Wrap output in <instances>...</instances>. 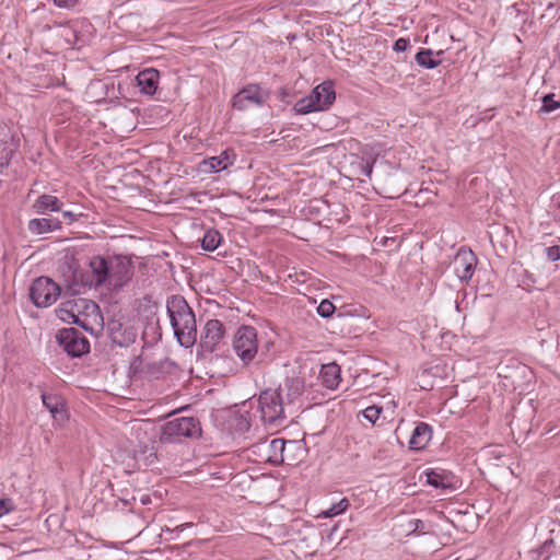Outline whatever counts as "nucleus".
<instances>
[{
  "label": "nucleus",
  "mask_w": 560,
  "mask_h": 560,
  "mask_svg": "<svg viewBox=\"0 0 560 560\" xmlns=\"http://www.w3.org/2000/svg\"><path fill=\"white\" fill-rule=\"evenodd\" d=\"M133 276V266L126 256H93L89 261L86 284L120 290Z\"/></svg>",
  "instance_id": "obj_1"
},
{
  "label": "nucleus",
  "mask_w": 560,
  "mask_h": 560,
  "mask_svg": "<svg viewBox=\"0 0 560 560\" xmlns=\"http://www.w3.org/2000/svg\"><path fill=\"white\" fill-rule=\"evenodd\" d=\"M167 315L174 336L180 346L189 348L197 341V324L192 308L182 295H171L166 301Z\"/></svg>",
  "instance_id": "obj_2"
},
{
  "label": "nucleus",
  "mask_w": 560,
  "mask_h": 560,
  "mask_svg": "<svg viewBox=\"0 0 560 560\" xmlns=\"http://www.w3.org/2000/svg\"><path fill=\"white\" fill-rule=\"evenodd\" d=\"M98 305L84 298H75L65 301L58 308V316L61 320L75 324L86 331H92V320L100 316Z\"/></svg>",
  "instance_id": "obj_3"
},
{
  "label": "nucleus",
  "mask_w": 560,
  "mask_h": 560,
  "mask_svg": "<svg viewBox=\"0 0 560 560\" xmlns=\"http://www.w3.org/2000/svg\"><path fill=\"white\" fill-rule=\"evenodd\" d=\"M336 100V92L330 81L317 85L308 96L299 100L294 105L298 114H307L328 109Z\"/></svg>",
  "instance_id": "obj_4"
},
{
  "label": "nucleus",
  "mask_w": 560,
  "mask_h": 560,
  "mask_svg": "<svg viewBox=\"0 0 560 560\" xmlns=\"http://www.w3.org/2000/svg\"><path fill=\"white\" fill-rule=\"evenodd\" d=\"M259 410L261 420L272 428H278L283 424L284 415V400H282V393L277 389L262 390L258 398Z\"/></svg>",
  "instance_id": "obj_5"
},
{
  "label": "nucleus",
  "mask_w": 560,
  "mask_h": 560,
  "mask_svg": "<svg viewBox=\"0 0 560 560\" xmlns=\"http://www.w3.org/2000/svg\"><path fill=\"white\" fill-rule=\"evenodd\" d=\"M233 349L244 364L250 363L258 354L256 329L250 326L240 327L234 337Z\"/></svg>",
  "instance_id": "obj_6"
},
{
  "label": "nucleus",
  "mask_w": 560,
  "mask_h": 560,
  "mask_svg": "<svg viewBox=\"0 0 560 560\" xmlns=\"http://www.w3.org/2000/svg\"><path fill=\"white\" fill-rule=\"evenodd\" d=\"M60 295L59 285L47 277L35 279L30 288V298L38 307L54 304Z\"/></svg>",
  "instance_id": "obj_7"
},
{
  "label": "nucleus",
  "mask_w": 560,
  "mask_h": 560,
  "mask_svg": "<svg viewBox=\"0 0 560 560\" xmlns=\"http://www.w3.org/2000/svg\"><path fill=\"white\" fill-rule=\"evenodd\" d=\"M201 433L199 422L191 417H183L168 421L163 428L165 440H179L182 438H197Z\"/></svg>",
  "instance_id": "obj_8"
},
{
  "label": "nucleus",
  "mask_w": 560,
  "mask_h": 560,
  "mask_svg": "<svg viewBox=\"0 0 560 560\" xmlns=\"http://www.w3.org/2000/svg\"><path fill=\"white\" fill-rule=\"evenodd\" d=\"M57 339L63 350L72 357H81L90 350L89 340L75 328L59 330Z\"/></svg>",
  "instance_id": "obj_9"
},
{
  "label": "nucleus",
  "mask_w": 560,
  "mask_h": 560,
  "mask_svg": "<svg viewBox=\"0 0 560 560\" xmlns=\"http://www.w3.org/2000/svg\"><path fill=\"white\" fill-rule=\"evenodd\" d=\"M477 257L470 249L462 247L453 258L451 267L460 282H468L476 268Z\"/></svg>",
  "instance_id": "obj_10"
},
{
  "label": "nucleus",
  "mask_w": 560,
  "mask_h": 560,
  "mask_svg": "<svg viewBox=\"0 0 560 560\" xmlns=\"http://www.w3.org/2000/svg\"><path fill=\"white\" fill-rule=\"evenodd\" d=\"M285 441L282 439H272L270 441H260L253 445V453H257L261 460L273 464L285 460Z\"/></svg>",
  "instance_id": "obj_11"
},
{
  "label": "nucleus",
  "mask_w": 560,
  "mask_h": 560,
  "mask_svg": "<svg viewBox=\"0 0 560 560\" xmlns=\"http://www.w3.org/2000/svg\"><path fill=\"white\" fill-rule=\"evenodd\" d=\"M266 98L267 94L258 85L249 84L235 94L233 107L238 110L259 107L265 103Z\"/></svg>",
  "instance_id": "obj_12"
},
{
  "label": "nucleus",
  "mask_w": 560,
  "mask_h": 560,
  "mask_svg": "<svg viewBox=\"0 0 560 560\" xmlns=\"http://www.w3.org/2000/svg\"><path fill=\"white\" fill-rule=\"evenodd\" d=\"M225 329L219 319H209L201 332L200 343L206 350L212 351L223 339Z\"/></svg>",
  "instance_id": "obj_13"
},
{
  "label": "nucleus",
  "mask_w": 560,
  "mask_h": 560,
  "mask_svg": "<svg viewBox=\"0 0 560 560\" xmlns=\"http://www.w3.org/2000/svg\"><path fill=\"white\" fill-rule=\"evenodd\" d=\"M42 401L55 421L62 423L68 419L66 402L61 396L44 393L42 394Z\"/></svg>",
  "instance_id": "obj_14"
},
{
  "label": "nucleus",
  "mask_w": 560,
  "mask_h": 560,
  "mask_svg": "<svg viewBox=\"0 0 560 560\" xmlns=\"http://www.w3.org/2000/svg\"><path fill=\"white\" fill-rule=\"evenodd\" d=\"M305 384L301 377L285 380L283 386H280L278 393H282V400L285 406L294 404L304 393Z\"/></svg>",
  "instance_id": "obj_15"
},
{
  "label": "nucleus",
  "mask_w": 560,
  "mask_h": 560,
  "mask_svg": "<svg viewBox=\"0 0 560 560\" xmlns=\"http://www.w3.org/2000/svg\"><path fill=\"white\" fill-rule=\"evenodd\" d=\"M232 164L233 160L229 155L228 151H223L217 156H211L201 161L199 164V170L202 173L210 174L226 170Z\"/></svg>",
  "instance_id": "obj_16"
},
{
  "label": "nucleus",
  "mask_w": 560,
  "mask_h": 560,
  "mask_svg": "<svg viewBox=\"0 0 560 560\" xmlns=\"http://www.w3.org/2000/svg\"><path fill=\"white\" fill-rule=\"evenodd\" d=\"M432 438V428L425 422H419L412 431L409 447L413 451L423 450Z\"/></svg>",
  "instance_id": "obj_17"
},
{
  "label": "nucleus",
  "mask_w": 560,
  "mask_h": 560,
  "mask_svg": "<svg viewBox=\"0 0 560 560\" xmlns=\"http://www.w3.org/2000/svg\"><path fill=\"white\" fill-rule=\"evenodd\" d=\"M159 71L155 69H145L136 77L140 91L147 95H153L159 84Z\"/></svg>",
  "instance_id": "obj_18"
},
{
  "label": "nucleus",
  "mask_w": 560,
  "mask_h": 560,
  "mask_svg": "<svg viewBox=\"0 0 560 560\" xmlns=\"http://www.w3.org/2000/svg\"><path fill=\"white\" fill-rule=\"evenodd\" d=\"M33 209L38 214H45L47 212H59L62 208V202L52 195L44 194L40 195L33 203Z\"/></svg>",
  "instance_id": "obj_19"
},
{
  "label": "nucleus",
  "mask_w": 560,
  "mask_h": 560,
  "mask_svg": "<svg viewBox=\"0 0 560 560\" xmlns=\"http://www.w3.org/2000/svg\"><path fill=\"white\" fill-rule=\"evenodd\" d=\"M61 221L55 218H39L28 221L27 229L33 234H44L61 229Z\"/></svg>",
  "instance_id": "obj_20"
},
{
  "label": "nucleus",
  "mask_w": 560,
  "mask_h": 560,
  "mask_svg": "<svg viewBox=\"0 0 560 560\" xmlns=\"http://www.w3.org/2000/svg\"><path fill=\"white\" fill-rule=\"evenodd\" d=\"M322 384L328 389H335L340 383V368L336 363L324 364L319 372Z\"/></svg>",
  "instance_id": "obj_21"
},
{
  "label": "nucleus",
  "mask_w": 560,
  "mask_h": 560,
  "mask_svg": "<svg viewBox=\"0 0 560 560\" xmlns=\"http://www.w3.org/2000/svg\"><path fill=\"white\" fill-rule=\"evenodd\" d=\"M16 148L18 144L9 132L0 135V166L8 165Z\"/></svg>",
  "instance_id": "obj_22"
},
{
  "label": "nucleus",
  "mask_w": 560,
  "mask_h": 560,
  "mask_svg": "<svg viewBox=\"0 0 560 560\" xmlns=\"http://www.w3.org/2000/svg\"><path fill=\"white\" fill-rule=\"evenodd\" d=\"M222 241V236L219 231L214 229L207 230L201 240V247L205 250H215Z\"/></svg>",
  "instance_id": "obj_23"
},
{
  "label": "nucleus",
  "mask_w": 560,
  "mask_h": 560,
  "mask_svg": "<svg viewBox=\"0 0 560 560\" xmlns=\"http://www.w3.org/2000/svg\"><path fill=\"white\" fill-rule=\"evenodd\" d=\"M415 60L420 67L427 69H434L441 63V60L433 58V51L431 49H421L416 54Z\"/></svg>",
  "instance_id": "obj_24"
},
{
  "label": "nucleus",
  "mask_w": 560,
  "mask_h": 560,
  "mask_svg": "<svg viewBox=\"0 0 560 560\" xmlns=\"http://www.w3.org/2000/svg\"><path fill=\"white\" fill-rule=\"evenodd\" d=\"M560 108V97H557L555 93H548L541 97V107L539 113L550 114Z\"/></svg>",
  "instance_id": "obj_25"
},
{
  "label": "nucleus",
  "mask_w": 560,
  "mask_h": 560,
  "mask_svg": "<svg viewBox=\"0 0 560 560\" xmlns=\"http://www.w3.org/2000/svg\"><path fill=\"white\" fill-rule=\"evenodd\" d=\"M349 505L350 504H349L348 499L343 498L339 502L332 504L329 509L322 511L318 516L319 517L322 516L325 518L335 517V516L340 515L343 512H346L348 510Z\"/></svg>",
  "instance_id": "obj_26"
},
{
  "label": "nucleus",
  "mask_w": 560,
  "mask_h": 560,
  "mask_svg": "<svg viewBox=\"0 0 560 560\" xmlns=\"http://www.w3.org/2000/svg\"><path fill=\"white\" fill-rule=\"evenodd\" d=\"M383 409L378 406H369L363 411V417L372 424H375L376 421L380 419V416L382 413Z\"/></svg>",
  "instance_id": "obj_27"
},
{
  "label": "nucleus",
  "mask_w": 560,
  "mask_h": 560,
  "mask_svg": "<svg viewBox=\"0 0 560 560\" xmlns=\"http://www.w3.org/2000/svg\"><path fill=\"white\" fill-rule=\"evenodd\" d=\"M335 310V305L329 300H323L317 306L318 315L324 318L330 317L334 314Z\"/></svg>",
  "instance_id": "obj_28"
},
{
  "label": "nucleus",
  "mask_w": 560,
  "mask_h": 560,
  "mask_svg": "<svg viewBox=\"0 0 560 560\" xmlns=\"http://www.w3.org/2000/svg\"><path fill=\"white\" fill-rule=\"evenodd\" d=\"M427 481L429 485H431L435 488H445L446 487L444 477L434 470L427 472Z\"/></svg>",
  "instance_id": "obj_29"
},
{
  "label": "nucleus",
  "mask_w": 560,
  "mask_h": 560,
  "mask_svg": "<svg viewBox=\"0 0 560 560\" xmlns=\"http://www.w3.org/2000/svg\"><path fill=\"white\" fill-rule=\"evenodd\" d=\"M546 256L550 261L560 260V246L553 245L546 248Z\"/></svg>",
  "instance_id": "obj_30"
},
{
  "label": "nucleus",
  "mask_w": 560,
  "mask_h": 560,
  "mask_svg": "<svg viewBox=\"0 0 560 560\" xmlns=\"http://www.w3.org/2000/svg\"><path fill=\"white\" fill-rule=\"evenodd\" d=\"M408 47L409 40L406 38H398L394 44V50L398 52L407 50Z\"/></svg>",
  "instance_id": "obj_31"
},
{
  "label": "nucleus",
  "mask_w": 560,
  "mask_h": 560,
  "mask_svg": "<svg viewBox=\"0 0 560 560\" xmlns=\"http://www.w3.org/2000/svg\"><path fill=\"white\" fill-rule=\"evenodd\" d=\"M78 2L79 0H54L55 5L66 9L73 8Z\"/></svg>",
  "instance_id": "obj_32"
},
{
  "label": "nucleus",
  "mask_w": 560,
  "mask_h": 560,
  "mask_svg": "<svg viewBox=\"0 0 560 560\" xmlns=\"http://www.w3.org/2000/svg\"><path fill=\"white\" fill-rule=\"evenodd\" d=\"M61 214H62L63 219L67 220L68 223H72L77 220V217L72 211H62L61 210Z\"/></svg>",
  "instance_id": "obj_33"
},
{
  "label": "nucleus",
  "mask_w": 560,
  "mask_h": 560,
  "mask_svg": "<svg viewBox=\"0 0 560 560\" xmlns=\"http://www.w3.org/2000/svg\"><path fill=\"white\" fill-rule=\"evenodd\" d=\"M411 523H415V532L423 529V522L420 520H415Z\"/></svg>",
  "instance_id": "obj_34"
},
{
  "label": "nucleus",
  "mask_w": 560,
  "mask_h": 560,
  "mask_svg": "<svg viewBox=\"0 0 560 560\" xmlns=\"http://www.w3.org/2000/svg\"><path fill=\"white\" fill-rule=\"evenodd\" d=\"M362 168H363V174H365L368 177H370L372 174V171H373L372 165L366 163Z\"/></svg>",
  "instance_id": "obj_35"
}]
</instances>
